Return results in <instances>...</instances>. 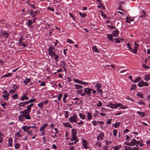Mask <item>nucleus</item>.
Masks as SVG:
<instances>
[{
	"label": "nucleus",
	"mask_w": 150,
	"mask_h": 150,
	"mask_svg": "<svg viewBox=\"0 0 150 150\" xmlns=\"http://www.w3.org/2000/svg\"><path fill=\"white\" fill-rule=\"evenodd\" d=\"M30 111L27 109H25L23 111L20 112V115L18 117V120L21 122H23L25 120V119L26 120H30L31 118L29 115Z\"/></svg>",
	"instance_id": "f257e3e1"
},
{
	"label": "nucleus",
	"mask_w": 150,
	"mask_h": 150,
	"mask_svg": "<svg viewBox=\"0 0 150 150\" xmlns=\"http://www.w3.org/2000/svg\"><path fill=\"white\" fill-rule=\"evenodd\" d=\"M49 55L51 57H54L55 54V49L54 47H50L48 49Z\"/></svg>",
	"instance_id": "f03ea898"
},
{
	"label": "nucleus",
	"mask_w": 150,
	"mask_h": 150,
	"mask_svg": "<svg viewBox=\"0 0 150 150\" xmlns=\"http://www.w3.org/2000/svg\"><path fill=\"white\" fill-rule=\"evenodd\" d=\"M138 85L139 87H142L144 86H148L149 84L147 82H144V81L142 80L138 83Z\"/></svg>",
	"instance_id": "7ed1b4c3"
},
{
	"label": "nucleus",
	"mask_w": 150,
	"mask_h": 150,
	"mask_svg": "<svg viewBox=\"0 0 150 150\" xmlns=\"http://www.w3.org/2000/svg\"><path fill=\"white\" fill-rule=\"evenodd\" d=\"M93 91L92 88H86L84 89V91L85 92V95L86 94L88 96H91L92 91Z\"/></svg>",
	"instance_id": "20e7f679"
},
{
	"label": "nucleus",
	"mask_w": 150,
	"mask_h": 150,
	"mask_svg": "<svg viewBox=\"0 0 150 150\" xmlns=\"http://www.w3.org/2000/svg\"><path fill=\"white\" fill-rule=\"evenodd\" d=\"M77 118V115L76 114H74L72 116H71L69 117V121L71 123L75 122L76 123L77 122L76 120V118Z\"/></svg>",
	"instance_id": "39448f33"
},
{
	"label": "nucleus",
	"mask_w": 150,
	"mask_h": 150,
	"mask_svg": "<svg viewBox=\"0 0 150 150\" xmlns=\"http://www.w3.org/2000/svg\"><path fill=\"white\" fill-rule=\"evenodd\" d=\"M140 141L136 140L135 139H133L130 142V146H133L135 145H137L139 144Z\"/></svg>",
	"instance_id": "423d86ee"
},
{
	"label": "nucleus",
	"mask_w": 150,
	"mask_h": 150,
	"mask_svg": "<svg viewBox=\"0 0 150 150\" xmlns=\"http://www.w3.org/2000/svg\"><path fill=\"white\" fill-rule=\"evenodd\" d=\"M82 142V144L84 148L85 149H88L89 148V147L88 146V144L86 140L83 139Z\"/></svg>",
	"instance_id": "0eeeda50"
},
{
	"label": "nucleus",
	"mask_w": 150,
	"mask_h": 150,
	"mask_svg": "<svg viewBox=\"0 0 150 150\" xmlns=\"http://www.w3.org/2000/svg\"><path fill=\"white\" fill-rule=\"evenodd\" d=\"M0 36L7 38L9 37V34L3 31L0 33Z\"/></svg>",
	"instance_id": "6e6552de"
},
{
	"label": "nucleus",
	"mask_w": 150,
	"mask_h": 150,
	"mask_svg": "<svg viewBox=\"0 0 150 150\" xmlns=\"http://www.w3.org/2000/svg\"><path fill=\"white\" fill-rule=\"evenodd\" d=\"M21 128L23 129V131L24 132L26 133H27L30 129V126H25L22 127H21Z\"/></svg>",
	"instance_id": "1a4fd4ad"
},
{
	"label": "nucleus",
	"mask_w": 150,
	"mask_h": 150,
	"mask_svg": "<svg viewBox=\"0 0 150 150\" xmlns=\"http://www.w3.org/2000/svg\"><path fill=\"white\" fill-rule=\"evenodd\" d=\"M29 99V97L27 96V93H25L23 96L21 97V100L23 101L25 100H28Z\"/></svg>",
	"instance_id": "9d476101"
},
{
	"label": "nucleus",
	"mask_w": 150,
	"mask_h": 150,
	"mask_svg": "<svg viewBox=\"0 0 150 150\" xmlns=\"http://www.w3.org/2000/svg\"><path fill=\"white\" fill-rule=\"evenodd\" d=\"M77 93L81 95L82 96H85V92H84L83 89H80L77 91Z\"/></svg>",
	"instance_id": "9b49d317"
},
{
	"label": "nucleus",
	"mask_w": 150,
	"mask_h": 150,
	"mask_svg": "<svg viewBox=\"0 0 150 150\" xmlns=\"http://www.w3.org/2000/svg\"><path fill=\"white\" fill-rule=\"evenodd\" d=\"M104 134L103 133H100L99 135L97 137V139L98 141H99L100 139H103L104 137Z\"/></svg>",
	"instance_id": "f8f14e48"
},
{
	"label": "nucleus",
	"mask_w": 150,
	"mask_h": 150,
	"mask_svg": "<svg viewBox=\"0 0 150 150\" xmlns=\"http://www.w3.org/2000/svg\"><path fill=\"white\" fill-rule=\"evenodd\" d=\"M116 105V104H112L111 103H110L107 105V106L112 108L114 109L117 108Z\"/></svg>",
	"instance_id": "ddd939ff"
},
{
	"label": "nucleus",
	"mask_w": 150,
	"mask_h": 150,
	"mask_svg": "<svg viewBox=\"0 0 150 150\" xmlns=\"http://www.w3.org/2000/svg\"><path fill=\"white\" fill-rule=\"evenodd\" d=\"M119 31L117 30H115L112 32L113 35L114 37H117L119 33Z\"/></svg>",
	"instance_id": "4468645a"
},
{
	"label": "nucleus",
	"mask_w": 150,
	"mask_h": 150,
	"mask_svg": "<svg viewBox=\"0 0 150 150\" xmlns=\"http://www.w3.org/2000/svg\"><path fill=\"white\" fill-rule=\"evenodd\" d=\"M30 79L26 78L23 81V83H24L25 85H27L28 84L30 81Z\"/></svg>",
	"instance_id": "2eb2a0df"
},
{
	"label": "nucleus",
	"mask_w": 150,
	"mask_h": 150,
	"mask_svg": "<svg viewBox=\"0 0 150 150\" xmlns=\"http://www.w3.org/2000/svg\"><path fill=\"white\" fill-rule=\"evenodd\" d=\"M48 125V124L47 123H45L44 125H43L40 128V132H41L43 131L44 129L47 127V126Z\"/></svg>",
	"instance_id": "dca6fc26"
},
{
	"label": "nucleus",
	"mask_w": 150,
	"mask_h": 150,
	"mask_svg": "<svg viewBox=\"0 0 150 150\" xmlns=\"http://www.w3.org/2000/svg\"><path fill=\"white\" fill-rule=\"evenodd\" d=\"M142 14L139 16V18H144L146 17V13L144 10L142 11Z\"/></svg>",
	"instance_id": "f3484780"
},
{
	"label": "nucleus",
	"mask_w": 150,
	"mask_h": 150,
	"mask_svg": "<svg viewBox=\"0 0 150 150\" xmlns=\"http://www.w3.org/2000/svg\"><path fill=\"white\" fill-rule=\"evenodd\" d=\"M4 134L0 132V144L1 143L3 142V139L4 137Z\"/></svg>",
	"instance_id": "a211bd4d"
},
{
	"label": "nucleus",
	"mask_w": 150,
	"mask_h": 150,
	"mask_svg": "<svg viewBox=\"0 0 150 150\" xmlns=\"http://www.w3.org/2000/svg\"><path fill=\"white\" fill-rule=\"evenodd\" d=\"M77 131L76 129H73L71 130V134L72 136H76L77 134Z\"/></svg>",
	"instance_id": "6ab92c4d"
},
{
	"label": "nucleus",
	"mask_w": 150,
	"mask_h": 150,
	"mask_svg": "<svg viewBox=\"0 0 150 150\" xmlns=\"http://www.w3.org/2000/svg\"><path fill=\"white\" fill-rule=\"evenodd\" d=\"M15 145L14 146L15 148L16 149H18L20 147V144L19 143H17L16 140H15Z\"/></svg>",
	"instance_id": "aec40b11"
},
{
	"label": "nucleus",
	"mask_w": 150,
	"mask_h": 150,
	"mask_svg": "<svg viewBox=\"0 0 150 150\" xmlns=\"http://www.w3.org/2000/svg\"><path fill=\"white\" fill-rule=\"evenodd\" d=\"M63 125L65 127H67L70 128H71L72 127V126L68 122L64 123L63 124Z\"/></svg>",
	"instance_id": "412c9836"
},
{
	"label": "nucleus",
	"mask_w": 150,
	"mask_h": 150,
	"mask_svg": "<svg viewBox=\"0 0 150 150\" xmlns=\"http://www.w3.org/2000/svg\"><path fill=\"white\" fill-rule=\"evenodd\" d=\"M95 87L96 88V90H98L100 88H101L102 86L100 83H98L95 85Z\"/></svg>",
	"instance_id": "4be33fe9"
},
{
	"label": "nucleus",
	"mask_w": 150,
	"mask_h": 150,
	"mask_svg": "<svg viewBox=\"0 0 150 150\" xmlns=\"http://www.w3.org/2000/svg\"><path fill=\"white\" fill-rule=\"evenodd\" d=\"M99 114V111L96 110L94 111V113L93 114V116L95 117H97L98 115Z\"/></svg>",
	"instance_id": "5701e85b"
},
{
	"label": "nucleus",
	"mask_w": 150,
	"mask_h": 150,
	"mask_svg": "<svg viewBox=\"0 0 150 150\" xmlns=\"http://www.w3.org/2000/svg\"><path fill=\"white\" fill-rule=\"evenodd\" d=\"M75 86L76 89L77 90L79 89H81L83 88V86L79 84H75Z\"/></svg>",
	"instance_id": "b1692460"
},
{
	"label": "nucleus",
	"mask_w": 150,
	"mask_h": 150,
	"mask_svg": "<svg viewBox=\"0 0 150 150\" xmlns=\"http://www.w3.org/2000/svg\"><path fill=\"white\" fill-rule=\"evenodd\" d=\"M120 123L119 122H117L116 123L113 124L112 125L113 127H114L115 128L118 127L120 125Z\"/></svg>",
	"instance_id": "393cba45"
},
{
	"label": "nucleus",
	"mask_w": 150,
	"mask_h": 150,
	"mask_svg": "<svg viewBox=\"0 0 150 150\" xmlns=\"http://www.w3.org/2000/svg\"><path fill=\"white\" fill-rule=\"evenodd\" d=\"M68 95L66 93H65L64 94L63 97V102L64 103H66V98L68 97Z\"/></svg>",
	"instance_id": "a878e982"
},
{
	"label": "nucleus",
	"mask_w": 150,
	"mask_h": 150,
	"mask_svg": "<svg viewBox=\"0 0 150 150\" xmlns=\"http://www.w3.org/2000/svg\"><path fill=\"white\" fill-rule=\"evenodd\" d=\"M144 79L146 81H148L150 80V74H147L145 76Z\"/></svg>",
	"instance_id": "bb28decb"
},
{
	"label": "nucleus",
	"mask_w": 150,
	"mask_h": 150,
	"mask_svg": "<svg viewBox=\"0 0 150 150\" xmlns=\"http://www.w3.org/2000/svg\"><path fill=\"white\" fill-rule=\"evenodd\" d=\"M28 25L30 27V28H33V26H32L31 25L33 23V22L31 20H29L28 21Z\"/></svg>",
	"instance_id": "cd10ccee"
},
{
	"label": "nucleus",
	"mask_w": 150,
	"mask_h": 150,
	"mask_svg": "<svg viewBox=\"0 0 150 150\" xmlns=\"http://www.w3.org/2000/svg\"><path fill=\"white\" fill-rule=\"evenodd\" d=\"M23 40H24L25 39H23V37H21L19 38V42L18 43L19 44V45H21L22 44L23 42L22 41Z\"/></svg>",
	"instance_id": "c85d7f7f"
},
{
	"label": "nucleus",
	"mask_w": 150,
	"mask_h": 150,
	"mask_svg": "<svg viewBox=\"0 0 150 150\" xmlns=\"http://www.w3.org/2000/svg\"><path fill=\"white\" fill-rule=\"evenodd\" d=\"M111 143L112 142L110 141H106L105 145L107 146V147H109L110 146Z\"/></svg>",
	"instance_id": "c756f323"
},
{
	"label": "nucleus",
	"mask_w": 150,
	"mask_h": 150,
	"mask_svg": "<svg viewBox=\"0 0 150 150\" xmlns=\"http://www.w3.org/2000/svg\"><path fill=\"white\" fill-rule=\"evenodd\" d=\"M92 115L91 113L90 112H88L87 113V118L89 120H91L92 118Z\"/></svg>",
	"instance_id": "7c9ffc66"
},
{
	"label": "nucleus",
	"mask_w": 150,
	"mask_h": 150,
	"mask_svg": "<svg viewBox=\"0 0 150 150\" xmlns=\"http://www.w3.org/2000/svg\"><path fill=\"white\" fill-rule=\"evenodd\" d=\"M12 138H11L8 140V144H9V146L11 147L12 146Z\"/></svg>",
	"instance_id": "2f4dec72"
},
{
	"label": "nucleus",
	"mask_w": 150,
	"mask_h": 150,
	"mask_svg": "<svg viewBox=\"0 0 150 150\" xmlns=\"http://www.w3.org/2000/svg\"><path fill=\"white\" fill-rule=\"evenodd\" d=\"M92 50L94 52H96L97 53L99 52V51L98 50V49L96 47V46L93 47H92Z\"/></svg>",
	"instance_id": "473e14b6"
},
{
	"label": "nucleus",
	"mask_w": 150,
	"mask_h": 150,
	"mask_svg": "<svg viewBox=\"0 0 150 150\" xmlns=\"http://www.w3.org/2000/svg\"><path fill=\"white\" fill-rule=\"evenodd\" d=\"M79 81V82H76V83H79L80 84H83V85H87V84H88L86 82L83 81Z\"/></svg>",
	"instance_id": "72a5a7b5"
},
{
	"label": "nucleus",
	"mask_w": 150,
	"mask_h": 150,
	"mask_svg": "<svg viewBox=\"0 0 150 150\" xmlns=\"http://www.w3.org/2000/svg\"><path fill=\"white\" fill-rule=\"evenodd\" d=\"M1 105L2 106L4 109L5 108V106L6 105H7V104L5 102H1Z\"/></svg>",
	"instance_id": "f704fd0d"
},
{
	"label": "nucleus",
	"mask_w": 150,
	"mask_h": 150,
	"mask_svg": "<svg viewBox=\"0 0 150 150\" xmlns=\"http://www.w3.org/2000/svg\"><path fill=\"white\" fill-rule=\"evenodd\" d=\"M43 102L42 101L39 103L38 104V105L40 108L41 109H42L43 106Z\"/></svg>",
	"instance_id": "c9c22d12"
},
{
	"label": "nucleus",
	"mask_w": 150,
	"mask_h": 150,
	"mask_svg": "<svg viewBox=\"0 0 150 150\" xmlns=\"http://www.w3.org/2000/svg\"><path fill=\"white\" fill-rule=\"evenodd\" d=\"M98 93H99L100 94L102 95L103 93V91L102 89L101 88L97 90Z\"/></svg>",
	"instance_id": "e433bc0d"
},
{
	"label": "nucleus",
	"mask_w": 150,
	"mask_h": 150,
	"mask_svg": "<svg viewBox=\"0 0 150 150\" xmlns=\"http://www.w3.org/2000/svg\"><path fill=\"white\" fill-rule=\"evenodd\" d=\"M79 115L80 117L82 119L84 120L85 119V116L82 113H80Z\"/></svg>",
	"instance_id": "4c0bfd02"
},
{
	"label": "nucleus",
	"mask_w": 150,
	"mask_h": 150,
	"mask_svg": "<svg viewBox=\"0 0 150 150\" xmlns=\"http://www.w3.org/2000/svg\"><path fill=\"white\" fill-rule=\"evenodd\" d=\"M141 80V78L140 77H137L136 79L134 80V81L133 82L134 83H137L138 82L139 80Z\"/></svg>",
	"instance_id": "58836bf2"
},
{
	"label": "nucleus",
	"mask_w": 150,
	"mask_h": 150,
	"mask_svg": "<svg viewBox=\"0 0 150 150\" xmlns=\"http://www.w3.org/2000/svg\"><path fill=\"white\" fill-rule=\"evenodd\" d=\"M79 13L82 17L84 18L86 16V15L84 13H82L81 12H79Z\"/></svg>",
	"instance_id": "ea45409f"
},
{
	"label": "nucleus",
	"mask_w": 150,
	"mask_h": 150,
	"mask_svg": "<svg viewBox=\"0 0 150 150\" xmlns=\"http://www.w3.org/2000/svg\"><path fill=\"white\" fill-rule=\"evenodd\" d=\"M55 57V60L56 61V62H58L59 60H58L57 59H59V56L58 55H57L55 54L54 55V56Z\"/></svg>",
	"instance_id": "a19ab883"
},
{
	"label": "nucleus",
	"mask_w": 150,
	"mask_h": 150,
	"mask_svg": "<svg viewBox=\"0 0 150 150\" xmlns=\"http://www.w3.org/2000/svg\"><path fill=\"white\" fill-rule=\"evenodd\" d=\"M67 42L70 44H74V42L72 40L69 39H67Z\"/></svg>",
	"instance_id": "79ce46f5"
},
{
	"label": "nucleus",
	"mask_w": 150,
	"mask_h": 150,
	"mask_svg": "<svg viewBox=\"0 0 150 150\" xmlns=\"http://www.w3.org/2000/svg\"><path fill=\"white\" fill-rule=\"evenodd\" d=\"M98 103L97 104V106L99 107L101 106L102 105V103L100 100H99L98 101Z\"/></svg>",
	"instance_id": "37998d69"
},
{
	"label": "nucleus",
	"mask_w": 150,
	"mask_h": 150,
	"mask_svg": "<svg viewBox=\"0 0 150 150\" xmlns=\"http://www.w3.org/2000/svg\"><path fill=\"white\" fill-rule=\"evenodd\" d=\"M18 94L16 93L12 96V97L14 99H17L18 98Z\"/></svg>",
	"instance_id": "c03bdc74"
},
{
	"label": "nucleus",
	"mask_w": 150,
	"mask_h": 150,
	"mask_svg": "<svg viewBox=\"0 0 150 150\" xmlns=\"http://www.w3.org/2000/svg\"><path fill=\"white\" fill-rule=\"evenodd\" d=\"M136 85L135 84H134L132 85V87L131 89L132 90H134L136 89Z\"/></svg>",
	"instance_id": "a18cd8bd"
},
{
	"label": "nucleus",
	"mask_w": 150,
	"mask_h": 150,
	"mask_svg": "<svg viewBox=\"0 0 150 150\" xmlns=\"http://www.w3.org/2000/svg\"><path fill=\"white\" fill-rule=\"evenodd\" d=\"M36 100V98H34V99H31L29 101H28V102L29 103H32L33 102H34Z\"/></svg>",
	"instance_id": "49530a36"
},
{
	"label": "nucleus",
	"mask_w": 150,
	"mask_h": 150,
	"mask_svg": "<svg viewBox=\"0 0 150 150\" xmlns=\"http://www.w3.org/2000/svg\"><path fill=\"white\" fill-rule=\"evenodd\" d=\"M63 96V94L62 93H60L58 96L57 98L59 100H60L61 99V98Z\"/></svg>",
	"instance_id": "de8ad7c7"
},
{
	"label": "nucleus",
	"mask_w": 150,
	"mask_h": 150,
	"mask_svg": "<svg viewBox=\"0 0 150 150\" xmlns=\"http://www.w3.org/2000/svg\"><path fill=\"white\" fill-rule=\"evenodd\" d=\"M137 95L139 97L141 98H144L142 94L140 93H138L137 94Z\"/></svg>",
	"instance_id": "09e8293b"
},
{
	"label": "nucleus",
	"mask_w": 150,
	"mask_h": 150,
	"mask_svg": "<svg viewBox=\"0 0 150 150\" xmlns=\"http://www.w3.org/2000/svg\"><path fill=\"white\" fill-rule=\"evenodd\" d=\"M137 113L140 115L142 116H144V113L143 112H141L140 111H138L137 112Z\"/></svg>",
	"instance_id": "8fccbe9b"
},
{
	"label": "nucleus",
	"mask_w": 150,
	"mask_h": 150,
	"mask_svg": "<svg viewBox=\"0 0 150 150\" xmlns=\"http://www.w3.org/2000/svg\"><path fill=\"white\" fill-rule=\"evenodd\" d=\"M135 45V47L134 48V49H136L137 50V49L138 47L139 46V45L138 44H137L136 42H135L134 43Z\"/></svg>",
	"instance_id": "3c124183"
},
{
	"label": "nucleus",
	"mask_w": 150,
	"mask_h": 150,
	"mask_svg": "<svg viewBox=\"0 0 150 150\" xmlns=\"http://www.w3.org/2000/svg\"><path fill=\"white\" fill-rule=\"evenodd\" d=\"M77 139V137L76 136H72V137L71 139V141H75Z\"/></svg>",
	"instance_id": "603ef678"
},
{
	"label": "nucleus",
	"mask_w": 150,
	"mask_h": 150,
	"mask_svg": "<svg viewBox=\"0 0 150 150\" xmlns=\"http://www.w3.org/2000/svg\"><path fill=\"white\" fill-rule=\"evenodd\" d=\"M113 40L116 43H119L120 42V40L117 38H114Z\"/></svg>",
	"instance_id": "864d4df0"
},
{
	"label": "nucleus",
	"mask_w": 150,
	"mask_h": 150,
	"mask_svg": "<svg viewBox=\"0 0 150 150\" xmlns=\"http://www.w3.org/2000/svg\"><path fill=\"white\" fill-rule=\"evenodd\" d=\"M32 130L30 129L29 131H28L27 133L30 136L32 135L33 133L32 132Z\"/></svg>",
	"instance_id": "5fc2aeb1"
},
{
	"label": "nucleus",
	"mask_w": 150,
	"mask_h": 150,
	"mask_svg": "<svg viewBox=\"0 0 150 150\" xmlns=\"http://www.w3.org/2000/svg\"><path fill=\"white\" fill-rule=\"evenodd\" d=\"M64 112L66 113V115L65 117V118H67L68 117L69 115L68 114L69 113V112L68 111H65Z\"/></svg>",
	"instance_id": "6e6d98bb"
},
{
	"label": "nucleus",
	"mask_w": 150,
	"mask_h": 150,
	"mask_svg": "<svg viewBox=\"0 0 150 150\" xmlns=\"http://www.w3.org/2000/svg\"><path fill=\"white\" fill-rule=\"evenodd\" d=\"M12 74L11 73H9L7 74H5V77H8L10 76H11Z\"/></svg>",
	"instance_id": "4d7b16f0"
},
{
	"label": "nucleus",
	"mask_w": 150,
	"mask_h": 150,
	"mask_svg": "<svg viewBox=\"0 0 150 150\" xmlns=\"http://www.w3.org/2000/svg\"><path fill=\"white\" fill-rule=\"evenodd\" d=\"M120 148H121V146H115L114 150H119Z\"/></svg>",
	"instance_id": "13d9d810"
},
{
	"label": "nucleus",
	"mask_w": 150,
	"mask_h": 150,
	"mask_svg": "<svg viewBox=\"0 0 150 150\" xmlns=\"http://www.w3.org/2000/svg\"><path fill=\"white\" fill-rule=\"evenodd\" d=\"M125 150H132V148L130 147H125Z\"/></svg>",
	"instance_id": "bf43d9fd"
},
{
	"label": "nucleus",
	"mask_w": 150,
	"mask_h": 150,
	"mask_svg": "<svg viewBox=\"0 0 150 150\" xmlns=\"http://www.w3.org/2000/svg\"><path fill=\"white\" fill-rule=\"evenodd\" d=\"M107 38L110 40L112 38V35L111 34L108 35H107Z\"/></svg>",
	"instance_id": "052dcab7"
},
{
	"label": "nucleus",
	"mask_w": 150,
	"mask_h": 150,
	"mask_svg": "<svg viewBox=\"0 0 150 150\" xmlns=\"http://www.w3.org/2000/svg\"><path fill=\"white\" fill-rule=\"evenodd\" d=\"M40 85L41 86H45V82L44 81H42L41 82V83L40 84Z\"/></svg>",
	"instance_id": "680f3d73"
},
{
	"label": "nucleus",
	"mask_w": 150,
	"mask_h": 150,
	"mask_svg": "<svg viewBox=\"0 0 150 150\" xmlns=\"http://www.w3.org/2000/svg\"><path fill=\"white\" fill-rule=\"evenodd\" d=\"M13 88L14 89H17L19 88V87L16 84H14L13 86Z\"/></svg>",
	"instance_id": "e2e57ef3"
},
{
	"label": "nucleus",
	"mask_w": 150,
	"mask_h": 150,
	"mask_svg": "<svg viewBox=\"0 0 150 150\" xmlns=\"http://www.w3.org/2000/svg\"><path fill=\"white\" fill-rule=\"evenodd\" d=\"M92 123L93 125L95 126H96L97 125V124L96 121H93L92 122Z\"/></svg>",
	"instance_id": "0e129e2a"
},
{
	"label": "nucleus",
	"mask_w": 150,
	"mask_h": 150,
	"mask_svg": "<svg viewBox=\"0 0 150 150\" xmlns=\"http://www.w3.org/2000/svg\"><path fill=\"white\" fill-rule=\"evenodd\" d=\"M126 22L127 23H130L131 21L130 20V19H129V18H128L127 17H126Z\"/></svg>",
	"instance_id": "69168bd1"
},
{
	"label": "nucleus",
	"mask_w": 150,
	"mask_h": 150,
	"mask_svg": "<svg viewBox=\"0 0 150 150\" xmlns=\"http://www.w3.org/2000/svg\"><path fill=\"white\" fill-rule=\"evenodd\" d=\"M96 144L99 147H100L101 146V143L98 142H96Z\"/></svg>",
	"instance_id": "338daca9"
},
{
	"label": "nucleus",
	"mask_w": 150,
	"mask_h": 150,
	"mask_svg": "<svg viewBox=\"0 0 150 150\" xmlns=\"http://www.w3.org/2000/svg\"><path fill=\"white\" fill-rule=\"evenodd\" d=\"M16 90L11 89L9 91V93H10L11 94H13L14 93L16 92Z\"/></svg>",
	"instance_id": "774afa93"
}]
</instances>
